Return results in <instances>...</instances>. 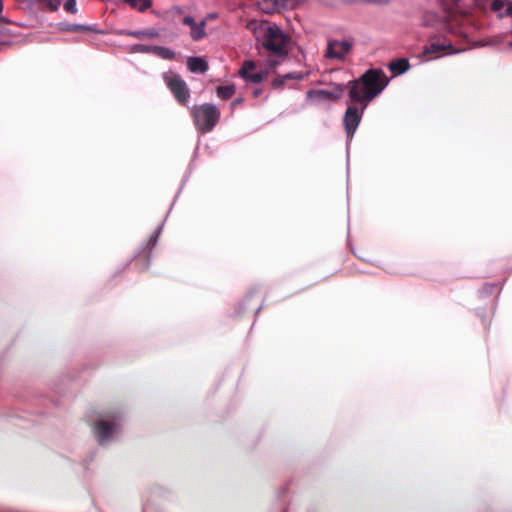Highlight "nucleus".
I'll list each match as a JSON object with an SVG mask.
<instances>
[{
  "mask_svg": "<svg viewBox=\"0 0 512 512\" xmlns=\"http://www.w3.org/2000/svg\"><path fill=\"white\" fill-rule=\"evenodd\" d=\"M64 9L66 12L71 14L77 13L76 0H66L64 3Z\"/></svg>",
  "mask_w": 512,
  "mask_h": 512,
  "instance_id": "nucleus-20",
  "label": "nucleus"
},
{
  "mask_svg": "<svg viewBox=\"0 0 512 512\" xmlns=\"http://www.w3.org/2000/svg\"><path fill=\"white\" fill-rule=\"evenodd\" d=\"M216 92H217V96L219 98H221L222 100H227L234 95L235 86L234 85L218 86Z\"/></svg>",
  "mask_w": 512,
  "mask_h": 512,
  "instance_id": "nucleus-16",
  "label": "nucleus"
},
{
  "mask_svg": "<svg viewBox=\"0 0 512 512\" xmlns=\"http://www.w3.org/2000/svg\"><path fill=\"white\" fill-rule=\"evenodd\" d=\"M455 52L456 50L453 48V45L450 41H447L446 39L441 40L437 37H430L428 43L423 49L426 60L436 59L442 55Z\"/></svg>",
  "mask_w": 512,
  "mask_h": 512,
  "instance_id": "nucleus-5",
  "label": "nucleus"
},
{
  "mask_svg": "<svg viewBox=\"0 0 512 512\" xmlns=\"http://www.w3.org/2000/svg\"><path fill=\"white\" fill-rule=\"evenodd\" d=\"M256 65L254 61L247 60L244 61L242 67L239 70V75L247 81L258 84L264 80L266 77V72H253Z\"/></svg>",
  "mask_w": 512,
  "mask_h": 512,
  "instance_id": "nucleus-8",
  "label": "nucleus"
},
{
  "mask_svg": "<svg viewBox=\"0 0 512 512\" xmlns=\"http://www.w3.org/2000/svg\"><path fill=\"white\" fill-rule=\"evenodd\" d=\"M157 240H158V232H154V233L150 236V238H149V240H148V243H147V245H148V249H149V250H151V249L156 245Z\"/></svg>",
  "mask_w": 512,
  "mask_h": 512,
  "instance_id": "nucleus-24",
  "label": "nucleus"
},
{
  "mask_svg": "<svg viewBox=\"0 0 512 512\" xmlns=\"http://www.w3.org/2000/svg\"><path fill=\"white\" fill-rule=\"evenodd\" d=\"M242 103V99L241 98H236L233 100L232 102V106L235 107L236 105H239Z\"/></svg>",
  "mask_w": 512,
  "mask_h": 512,
  "instance_id": "nucleus-27",
  "label": "nucleus"
},
{
  "mask_svg": "<svg viewBox=\"0 0 512 512\" xmlns=\"http://www.w3.org/2000/svg\"><path fill=\"white\" fill-rule=\"evenodd\" d=\"M285 81L286 79L284 76L277 77L272 81V87L274 89H281L284 86Z\"/></svg>",
  "mask_w": 512,
  "mask_h": 512,
  "instance_id": "nucleus-21",
  "label": "nucleus"
},
{
  "mask_svg": "<svg viewBox=\"0 0 512 512\" xmlns=\"http://www.w3.org/2000/svg\"><path fill=\"white\" fill-rule=\"evenodd\" d=\"M284 78L287 79H294V80H302L304 78L303 74L301 72H293L288 73L284 75Z\"/></svg>",
  "mask_w": 512,
  "mask_h": 512,
  "instance_id": "nucleus-23",
  "label": "nucleus"
},
{
  "mask_svg": "<svg viewBox=\"0 0 512 512\" xmlns=\"http://www.w3.org/2000/svg\"><path fill=\"white\" fill-rule=\"evenodd\" d=\"M253 95L255 97H258L260 95V90H258V89L254 90Z\"/></svg>",
  "mask_w": 512,
  "mask_h": 512,
  "instance_id": "nucleus-28",
  "label": "nucleus"
},
{
  "mask_svg": "<svg viewBox=\"0 0 512 512\" xmlns=\"http://www.w3.org/2000/svg\"><path fill=\"white\" fill-rule=\"evenodd\" d=\"M388 82L381 69H369L358 79L348 82V96L353 104L348 106L343 118L348 137L354 135L368 103L384 90Z\"/></svg>",
  "mask_w": 512,
  "mask_h": 512,
  "instance_id": "nucleus-1",
  "label": "nucleus"
},
{
  "mask_svg": "<svg viewBox=\"0 0 512 512\" xmlns=\"http://www.w3.org/2000/svg\"><path fill=\"white\" fill-rule=\"evenodd\" d=\"M123 2L139 12H145L152 6V0H123Z\"/></svg>",
  "mask_w": 512,
  "mask_h": 512,
  "instance_id": "nucleus-15",
  "label": "nucleus"
},
{
  "mask_svg": "<svg viewBox=\"0 0 512 512\" xmlns=\"http://www.w3.org/2000/svg\"><path fill=\"white\" fill-rule=\"evenodd\" d=\"M365 1L368 3H373V4H387L389 2V0H365Z\"/></svg>",
  "mask_w": 512,
  "mask_h": 512,
  "instance_id": "nucleus-26",
  "label": "nucleus"
},
{
  "mask_svg": "<svg viewBox=\"0 0 512 512\" xmlns=\"http://www.w3.org/2000/svg\"><path fill=\"white\" fill-rule=\"evenodd\" d=\"M468 21V14L458 13L452 9H445L440 13L427 11L423 15L424 26L464 37L468 35V26L466 25Z\"/></svg>",
  "mask_w": 512,
  "mask_h": 512,
  "instance_id": "nucleus-2",
  "label": "nucleus"
},
{
  "mask_svg": "<svg viewBox=\"0 0 512 512\" xmlns=\"http://www.w3.org/2000/svg\"><path fill=\"white\" fill-rule=\"evenodd\" d=\"M351 48L352 44L349 41H331L327 46L326 57L332 59H343Z\"/></svg>",
  "mask_w": 512,
  "mask_h": 512,
  "instance_id": "nucleus-9",
  "label": "nucleus"
},
{
  "mask_svg": "<svg viewBox=\"0 0 512 512\" xmlns=\"http://www.w3.org/2000/svg\"><path fill=\"white\" fill-rule=\"evenodd\" d=\"M345 88L346 87L343 85H337L332 90H309L306 93V96L308 99L316 103L337 101L343 96Z\"/></svg>",
  "mask_w": 512,
  "mask_h": 512,
  "instance_id": "nucleus-7",
  "label": "nucleus"
},
{
  "mask_svg": "<svg viewBox=\"0 0 512 512\" xmlns=\"http://www.w3.org/2000/svg\"><path fill=\"white\" fill-rule=\"evenodd\" d=\"M63 31L66 32H87V31H93V28L86 25L81 24H65L61 28Z\"/></svg>",
  "mask_w": 512,
  "mask_h": 512,
  "instance_id": "nucleus-18",
  "label": "nucleus"
},
{
  "mask_svg": "<svg viewBox=\"0 0 512 512\" xmlns=\"http://www.w3.org/2000/svg\"><path fill=\"white\" fill-rule=\"evenodd\" d=\"M509 46H510V47H512V41H511V42H509Z\"/></svg>",
  "mask_w": 512,
  "mask_h": 512,
  "instance_id": "nucleus-29",
  "label": "nucleus"
},
{
  "mask_svg": "<svg viewBox=\"0 0 512 512\" xmlns=\"http://www.w3.org/2000/svg\"><path fill=\"white\" fill-rule=\"evenodd\" d=\"M114 428L115 424L113 422L103 420L97 421L94 425V430L99 439V442L101 443L111 437Z\"/></svg>",
  "mask_w": 512,
  "mask_h": 512,
  "instance_id": "nucleus-11",
  "label": "nucleus"
},
{
  "mask_svg": "<svg viewBox=\"0 0 512 512\" xmlns=\"http://www.w3.org/2000/svg\"><path fill=\"white\" fill-rule=\"evenodd\" d=\"M276 4L283 8H293L295 5L294 0H276Z\"/></svg>",
  "mask_w": 512,
  "mask_h": 512,
  "instance_id": "nucleus-22",
  "label": "nucleus"
},
{
  "mask_svg": "<svg viewBox=\"0 0 512 512\" xmlns=\"http://www.w3.org/2000/svg\"><path fill=\"white\" fill-rule=\"evenodd\" d=\"M491 10L499 13L500 17L512 16V5L510 3L507 4L504 0H493Z\"/></svg>",
  "mask_w": 512,
  "mask_h": 512,
  "instance_id": "nucleus-13",
  "label": "nucleus"
},
{
  "mask_svg": "<svg viewBox=\"0 0 512 512\" xmlns=\"http://www.w3.org/2000/svg\"><path fill=\"white\" fill-rule=\"evenodd\" d=\"M191 113L194 124L202 133L210 132L220 119V111L210 103L194 106Z\"/></svg>",
  "mask_w": 512,
  "mask_h": 512,
  "instance_id": "nucleus-4",
  "label": "nucleus"
},
{
  "mask_svg": "<svg viewBox=\"0 0 512 512\" xmlns=\"http://www.w3.org/2000/svg\"><path fill=\"white\" fill-rule=\"evenodd\" d=\"M121 34L132 36V37H135V38H141L143 35H148L147 33L142 32V31L122 32Z\"/></svg>",
  "mask_w": 512,
  "mask_h": 512,
  "instance_id": "nucleus-25",
  "label": "nucleus"
},
{
  "mask_svg": "<svg viewBox=\"0 0 512 512\" xmlns=\"http://www.w3.org/2000/svg\"><path fill=\"white\" fill-rule=\"evenodd\" d=\"M153 52L163 58V59H166V60H172L175 58V52L167 47H163V46H155L153 48Z\"/></svg>",
  "mask_w": 512,
  "mask_h": 512,
  "instance_id": "nucleus-17",
  "label": "nucleus"
},
{
  "mask_svg": "<svg viewBox=\"0 0 512 512\" xmlns=\"http://www.w3.org/2000/svg\"><path fill=\"white\" fill-rule=\"evenodd\" d=\"M261 45L269 55L284 59L291 50V37L277 25H269L263 31Z\"/></svg>",
  "mask_w": 512,
  "mask_h": 512,
  "instance_id": "nucleus-3",
  "label": "nucleus"
},
{
  "mask_svg": "<svg viewBox=\"0 0 512 512\" xmlns=\"http://www.w3.org/2000/svg\"><path fill=\"white\" fill-rule=\"evenodd\" d=\"M388 68L394 75H400L410 68V64L406 58H399L391 61Z\"/></svg>",
  "mask_w": 512,
  "mask_h": 512,
  "instance_id": "nucleus-14",
  "label": "nucleus"
},
{
  "mask_svg": "<svg viewBox=\"0 0 512 512\" xmlns=\"http://www.w3.org/2000/svg\"><path fill=\"white\" fill-rule=\"evenodd\" d=\"M183 24L189 26L190 36L193 40L198 41L203 39L206 36L205 25L206 21L202 20L200 23H196L193 17L185 16L182 20Z\"/></svg>",
  "mask_w": 512,
  "mask_h": 512,
  "instance_id": "nucleus-10",
  "label": "nucleus"
},
{
  "mask_svg": "<svg viewBox=\"0 0 512 512\" xmlns=\"http://www.w3.org/2000/svg\"><path fill=\"white\" fill-rule=\"evenodd\" d=\"M39 3L49 11H57L61 5L60 0H39Z\"/></svg>",
  "mask_w": 512,
  "mask_h": 512,
  "instance_id": "nucleus-19",
  "label": "nucleus"
},
{
  "mask_svg": "<svg viewBox=\"0 0 512 512\" xmlns=\"http://www.w3.org/2000/svg\"><path fill=\"white\" fill-rule=\"evenodd\" d=\"M166 83L170 91L173 93L176 100L182 104L186 105L188 99L190 97L189 89L187 87L186 82L179 75H171L166 76Z\"/></svg>",
  "mask_w": 512,
  "mask_h": 512,
  "instance_id": "nucleus-6",
  "label": "nucleus"
},
{
  "mask_svg": "<svg viewBox=\"0 0 512 512\" xmlns=\"http://www.w3.org/2000/svg\"><path fill=\"white\" fill-rule=\"evenodd\" d=\"M187 67L192 73H205L208 70V63L201 57H189Z\"/></svg>",
  "mask_w": 512,
  "mask_h": 512,
  "instance_id": "nucleus-12",
  "label": "nucleus"
}]
</instances>
